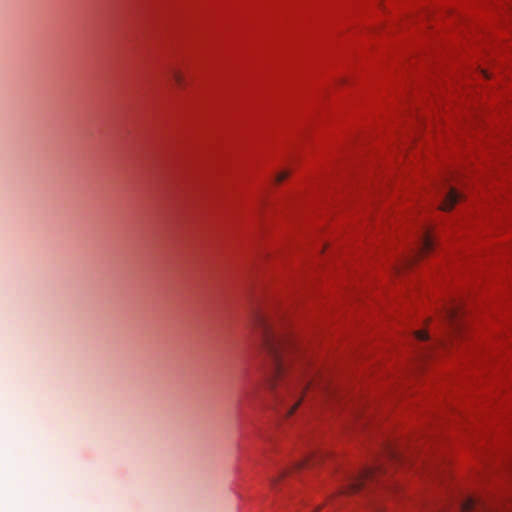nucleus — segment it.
Here are the masks:
<instances>
[{
    "mask_svg": "<svg viewBox=\"0 0 512 512\" xmlns=\"http://www.w3.org/2000/svg\"><path fill=\"white\" fill-rule=\"evenodd\" d=\"M252 326L271 361L267 387L273 400L288 417L300 405L303 393L312 385V381L305 382L300 372L292 368L293 341L278 331L267 315L257 312Z\"/></svg>",
    "mask_w": 512,
    "mask_h": 512,
    "instance_id": "1",
    "label": "nucleus"
},
{
    "mask_svg": "<svg viewBox=\"0 0 512 512\" xmlns=\"http://www.w3.org/2000/svg\"><path fill=\"white\" fill-rule=\"evenodd\" d=\"M433 246V239L430 232L428 230H424L420 236L417 250L414 252L413 256L408 257L402 261V267H408L412 265L420 256L431 251Z\"/></svg>",
    "mask_w": 512,
    "mask_h": 512,
    "instance_id": "2",
    "label": "nucleus"
},
{
    "mask_svg": "<svg viewBox=\"0 0 512 512\" xmlns=\"http://www.w3.org/2000/svg\"><path fill=\"white\" fill-rule=\"evenodd\" d=\"M374 471L371 469H365L357 475H351L348 478L347 485L343 488L342 493H354L360 490L363 486V482L374 476Z\"/></svg>",
    "mask_w": 512,
    "mask_h": 512,
    "instance_id": "3",
    "label": "nucleus"
},
{
    "mask_svg": "<svg viewBox=\"0 0 512 512\" xmlns=\"http://www.w3.org/2000/svg\"><path fill=\"white\" fill-rule=\"evenodd\" d=\"M460 199L461 194L453 187H449L448 191L444 195V198L439 208L443 211H449Z\"/></svg>",
    "mask_w": 512,
    "mask_h": 512,
    "instance_id": "4",
    "label": "nucleus"
},
{
    "mask_svg": "<svg viewBox=\"0 0 512 512\" xmlns=\"http://www.w3.org/2000/svg\"><path fill=\"white\" fill-rule=\"evenodd\" d=\"M458 313H459V310H458V307H456V306H450V307L446 308L445 317H446L447 321L449 322V329L451 330V332H456L458 329V324H457Z\"/></svg>",
    "mask_w": 512,
    "mask_h": 512,
    "instance_id": "5",
    "label": "nucleus"
},
{
    "mask_svg": "<svg viewBox=\"0 0 512 512\" xmlns=\"http://www.w3.org/2000/svg\"><path fill=\"white\" fill-rule=\"evenodd\" d=\"M169 74L177 85H179L181 87L185 85V77H184L183 73L178 68L170 67Z\"/></svg>",
    "mask_w": 512,
    "mask_h": 512,
    "instance_id": "6",
    "label": "nucleus"
},
{
    "mask_svg": "<svg viewBox=\"0 0 512 512\" xmlns=\"http://www.w3.org/2000/svg\"><path fill=\"white\" fill-rule=\"evenodd\" d=\"M319 458V456H308V457H305L304 459L298 461L297 463H295V465L293 466V469H301L303 467H306V466H309L311 463L317 461Z\"/></svg>",
    "mask_w": 512,
    "mask_h": 512,
    "instance_id": "7",
    "label": "nucleus"
},
{
    "mask_svg": "<svg viewBox=\"0 0 512 512\" xmlns=\"http://www.w3.org/2000/svg\"><path fill=\"white\" fill-rule=\"evenodd\" d=\"M477 506V501L474 498H467L462 504H461V511L462 512H472L475 507Z\"/></svg>",
    "mask_w": 512,
    "mask_h": 512,
    "instance_id": "8",
    "label": "nucleus"
},
{
    "mask_svg": "<svg viewBox=\"0 0 512 512\" xmlns=\"http://www.w3.org/2000/svg\"><path fill=\"white\" fill-rule=\"evenodd\" d=\"M290 172L289 171H282L280 173H278L276 176H275V182L276 183H281L282 181H284L286 178H288Z\"/></svg>",
    "mask_w": 512,
    "mask_h": 512,
    "instance_id": "9",
    "label": "nucleus"
},
{
    "mask_svg": "<svg viewBox=\"0 0 512 512\" xmlns=\"http://www.w3.org/2000/svg\"><path fill=\"white\" fill-rule=\"evenodd\" d=\"M414 334L418 340L424 341V340L429 339V335H428L427 331H424V330L416 331Z\"/></svg>",
    "mask_w": 512,
    "mask_h": 512,
    "instance_id": "10",
    "label": "nucleus"
},
{
    "mask_svg": "<svg viewBox=\"0 0 512 512\" xmlns=\"http://www.w3.org/2000/svg\"><path fill=\"white\" fill-rule=\"evenodd\" d=\"M435 345L443 346V345H445V340L442 338H439L436 340Z\"/></svg>",
    "mask_w": 512,
    "mask_h": 512,
    "instance_id": "11",
    "label": "nucleus"
},
{
    "mask_svg": "<svg viewBox=\"0 0 512 512\" xmlns=\"http://www.w3.org/2000/svg\"><path fill=\"white\" fill-rule=\"evenodd\" d=\"M481 73L486 77V78H489L488 74L486 71L482 70Z\"/></svg>",
    "mask_w": 512,
    "mask_h": 512,
    "instance_id": "12",
    "label": "nucleus"
},
{
    "mask_svg": "<svg viewBox=\"0 0 512 512\" xmlns=\"http://www.w3.org/2000/svg\"><path fill=\"white\" fill-rule=\"evenodd\" d=\"M288 472L287 471H284L281 473V475L279 477H284Z\"/></svg>",
    "mask_w": 512,
    "mask_h": 512,
    "instance_id": "13",
    "label": "nucleus"
},
{
    "mask_svg": "<svg viewBox=\"0 0 512 512\" xmlns=\"http://www.w3.org/2000/svg\"><path fill=\"white\" fill-rule=\"evenodd\" d=\"M390 453H391V456H392V457H396V453H395V451H391Z\"/></svg>",
    "mask_w": 512,
    "mask_h": 512,
    "instance_id": "14",
    "label": "nucleus"
},
{
    "mask_svg": "<svg viewBox=\"0 0 512 512\" xmlns=\"http://www.w3.org/2000/svg\"><path fill=\"white\" fill-rule=\"evenodd\" d=\"M321 507H318L314 512H319Z\"/></svg>",
    "mask_w": 512,
    "mask_h": 512,
    "instance_id": "15",
    "label": "nucleus"
}]
</instances>
